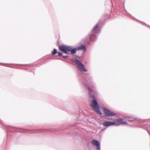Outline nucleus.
I'll return each instance as SVG.
<instances>
[{"instance_id":"nucleus-1","label":"nucleus","mask_w":150,"mask_h":150,"mask_svg":"<svg viewBox=\"0 0 150 150\" xmlns=\"http://www.w3.org/2000/svg\"><path fill=\"white\" fill-rule=\"evenodd\" d=\"M90 105L92 109L99 115H102V113L100 110L98 106V103L95 100H93L92 103L90 104Z\"/></svg>"},{"instance_id":"nucleus-2","label":"nucleus","mask_w":150,"mask_h":150,"mask_svg":"<svg viewBox=\"0 0 150 150\" xmlns=\"http://www.w3.org/2000/svg\"><path fill=\"white\" fill-rule=\"evenodd\" d=\"M72 61L77 65V67L80 71L87 72V70L85 68L84 65L79 61L76 59L72 60Z\"/></svg>"},{"instance_id":"nucleus-3","label":"nucleus","mask_w":150,"mask_h":150,"mask_svg":"<svg viewBox=\"0 0 150 150\" xmlns=\"http://www.w3.org/2000/svg\"><path fill=\"white\" fill-rule=\"evenodd\" d=\"M60 50L65 53H67L70 51V47L64 45H60L59 47Z\"/></svg>"},{"instance_id":"nucleus-4","label":"nucleus","mask_w":150,"mask_h":150,"mask_svg":"<svg viewBox=\"0 0 150 150\" xmlns=\"http://www.w3.org/2000/svg\"><path fill=\"white\" fill-rule=\"evenodd\" d=\"M103 111L106 116H110L115 115L116 114L112 111H110L106 108H105L103 110Z\"/></svg>"},{"instance_id":"nucleus-5","label":"nucleus","mask_w":150,"mask_h":150,"mask_svg":"<svg viewBox=\"0 0 150 150\" xmlns=\"http://www.w3.org/2000/svg\"><path fill=\"white\" fill-rule=\"evenodd\" d=\"M123 120L122 119H118L115 120V124L116 125H119L121 124L125 125L127 124V122H123Z\"/></svg>"},{"instance_id":"nucleus-6","label":"nucleus","mask_w":150,"mask_h":150,"mask_svg":"<svg viewBox=\"0 0 150 150\" xmlns=\"http://www.w3.org/2000/svg\"><path fill=\"white\" fill-rule=\"evenodd\" d=\"M91 144L93 145L96 146L97 148L98 149H99L100 148V144L97 140H93L91 142Z\"/></svg>"},{"instance_id":"nucleus-7","label":"nucleus","mask_w":150,"mask_h":150,"mask_svg":"<svg viewBox=\"0 0 150 150\" xmlns=\"http://www.w3.org/2000/svg\"><path fill=\"white\" fill-rule=\"evenodd\" d=\"M103 125L105 127H108L109 126L114 125L115 124V122H104L103 124Z\"/></svg>"},{"instance_id":"nucleus-8","label":"nucleus","mask_w":150,"mask_h":150,"mask_svg":"<svg viewBox=\"0 0 150 150\" xmlns=\"http://www.w3.org/2000/svg\"><path fill=\"white\" fill-rule=\"evenodd\" d=\"M98 27V24H96L92 32L93 33H97V29Z\"/></svg>"},{"instance_id":"nucleus-9","label":"nucleus","mask_w":150,"mask_h":150,"mask_svg":"<svg viewBox=\"0 0 150 150\" xmlns=\"http://www.w3.org/2000/svg\"><path fill=\"white\" fill-rule=\"evenodd\" d=\"M84 50L85 51L86 50V47L83 45H81L78 48V50Z\"/></svg>"},{"instance_id":"nucleus-10","label":"nucleus","mask_w":150,"mask_h":150,"mask_svg":"<svg viewBox=\"0 0 150 150\" xmlns=\"http://www.w3.org/2000/svg\"><path fill=\"white\" fill-rule=\"evenodd\" d=\"M76 49H72L71 47H70V51L71 53L72 54H74L76 53Z\"/></svg>"},{"instance_id":"nucleus-11","label":"nucleus","mask_w":150,"mask_h":150,"mask_svg":"<svg viewBox=\"0 0 150 150\" xmlns=\"http://www.w3.org/2000/svg\"><path fill=\"white\" fill-rule=\"evenodd\" d=\"M57 53V50L55 49H54L53 51L52 52V53L53 54H55Z\"/></svg>"},{"instance_id":"nucleus-12","label":"nucleus","mask_w":150,"mask_h":150,"mask_svg":"<svg viewBox=\"0 0 150 150\" xmlns=\"http://www.w3.org/2000/svg\"><path fill=\"white\" fill-rule=\"evenodd\" d=\"M58 55L59 56H61L62 55V53H61L60 52H58Z\"/></svg>"},{"instance_id":"nucleus-13","label":"nucleus","mask_w":150,"mask_h":150,"mask_svg":"<svg viewBox=\"0 0 150 150\" xmlns=\"http://www.w3.org/2000/svg\"><path fill=\"white\" fill-rule=\"evenodd\" d=\"M88 89L89 91L90 92L92 91V90L90 89L89 87H88Z\"/></svg>"},{"instance_id":"nucleus-14","label":"nucleus","mask_w":150,"mask_h":150,"mask_svg":"<svg viewBox=\"0 0 150 150\" xmlns=\"http://www.w3.org/2000/svg\"><path fill=\"white\" fill-rule=\"evenodd\" d=\"M67 56H63V57L64 59H66L67 58Z\"/></svg>"}]
</instances>
